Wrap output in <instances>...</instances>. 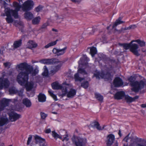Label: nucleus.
<instances>
[{
    "instance_id": "f257e3e1",
    "label": "nucleus",
    "mask_w": 146,
    "mask_h": 146,
    "mask_svg": "<svg viewBox=\"0 0 146 146\" xmlns=\"http://www.w3.org/2000/svg\"><path fill=\"white\" fill-rule=\"evenodd\" d=\"M16 69L18 70H21L22 71L18 75L17 79L20 74L21 75L20 76L21 78H22V76H24L27 75H28L29 74H31L32 76L35 75L38 72V70L36 69L33 70V67L29 65L25 62L21 63L17 65L16 67Z\"/></svg>"
},
{
    "instance_id": "f03ea898",
    "label": "nucleus",
    "mask_w": 146,
    "mask_h": 146,
    "mask_svg": "<svg viewBox=\"0 0 146 146\" xmlns=\"http://www.w3.org/2000/svg\"><path fill=\"white\" fill-rule=\"evenodd\" d=\"M21 73L18 76L17 81L18 83L21 86H25L26 90L27 91H30L32 90L33 87L34 83L32 82H28L29 75H26L22 76V78H21L20 76L21 75Z\"/></svg>"
},
{
    "instance_id": "7ed1b4c3",
    "label": "nucleus",
    "mask_w": 146,
    "mask_h": 146,
    "mask_svg": "<svg viewBox=\"0 0 146 146\" xmlns=\"http://www.w3.org/2000/svg\"><path fill=\"white\" fill-rule=\"evenodd\" d=\"M133 42L132 40L129 44L124 43L118 44L119 45L123 46L124 49L125 50H127L129 48L130 50L132 52L133 54L137 56L140 55V54L139 52L138 49L139 48L138 45L135 43L132 44Z\"/></svg>"
},
{
    "instance_id": "20e7f679",
    "label": "nucleus",
    "mask_w": 146,
    "mask_h": 146,
    "mask_svg": "<svg viewBox=\"0 0 146 146\" xmlns=\"http://www.w3.org/2000/svg\"><path fill=\"white\" fill-rule=\"evenodd\" d=\"M135 80V77L132 76H131L128 78V80L131 82L130 85L133 87L132 90L135 92H138L139 90L144 88L145 83L142 80L139 82L137 81L134 82Z\"/></svg>"
},
{
    "instance_id": "39448f33",
    "label": "nucleus",
    "mask_w": 146,
    "mask_h": 146,
    "mask_svg": "<svg viewBox=\"0 0 146 146\" xmlns=\"http://www.w3.org/2000/svg\"><path fill=\"white\" fill-rule=\"evenodd\" d=\"M5 16L7 17L5 18L6 21L9 24L12 23L13 21V19L11 15L15 19H17L19 17L18 15H17V12L8 7L5 8Z\"/></svg>"
},
{
    "instance_id": "423d86ee",
    "label": "nucleus",
    "mask_w": 146,
    "mask_h": 146,
    "mask_svg": "<svg viewBox=\"0 0 146 146\" xmlns=\"http://www.w3.org/2000/svg\"><path fill=\"white\" fill-rule=\"evenodd\" d=\"M84 60L83 58H81L78 62L79 64V68L78 70V73L83 75L87 74V73L85 70L84 68L87 65L88 63L86 61L84 62Z\"/></svg>"
},
{
    "instance_id": "0eeeda50",
    "label": "nucleus",
    "mask_w": 146,
    "mask_h": 146,
    "mask_svg": "<svg viewBox=\"0 0 146 146\" xmlns=\"http://www.w3.org/2000/svg\"><path fill=\"white\" fill-rule=\"evenodd\" d=\"M73 144L76 146H85L86 143V139H83L74 136L72 138Z\"/></svg>"
},
{
    "instance_id": "6e6552de",
    "label": "nucleus",
    "mask_w": 146,
    "mask_h": 146,
    "mask_svg": "<svg viewBox=\"0 0 146 146\" xmlns=\"http://www.w3.org/2000/svg\"><path fill=\"white\" fill-rule=\"evenodd\" d=\"M34 5L33 2L31 0L25 1L22 7V9L24 11H27L32 9Z\"/></svg>"
},
{
    "instance_id": "1a4fd4ad",
    "label": "nucleus",
    "mask_w": 146,
    "mask_h": 146,
    "mask_svg": "<svg viewBox=\"0 0 146 146\" xmlns=\"http://www.w3.org/2000/svg\"><path fill=\"white\" fill-rule=\"evenodd\" d=\"M52 86L53 89L54 90H58L60 89H62V92L64 93L62 94V97L64 96L68 91V85L64 86L63 88H62V87L59 85V84L56 82H54L52 84Z\"/></svg>"
},
{
    "instance_id": "9d476101",
    "label": "nucleus",
    "mask_w": 146,
    "mask_h": 146,
    "mask_svg": "<svg viewBox=\"0 0 146 146\" xmlns=\"http://www.w3.org/2000/svg\"><path fill=\"white\" fill-rule=\"evenodd\" d=\"M94 76L97 79H100L101 78L107 79L108 80H111V77H112L109 73L104 74L103 73L97 72L94 74Z\"/></svg>"
},
{
    "instance_id": "9b49d317",
    "label": "nucleus",
    "mask_w": 146,
    "mask_h": 146,
    "mask_svg": "<svg viewBox=\"0 0 146 146\" xmlns=\"http://www.w3.org/2000/svg\"><path fill=\"white\" fill-rule=\"evenodd\" d=\"M9 119L11 121H15L21 117V115L14 111H12L9 113Z\"/></svg>"
},
{
    "instance_id": "f8f14e48",
    "label": "nucleus",
    "mask_w": 146,
    "mask_h": 146,
    "mask_svg": "<svg viewBox=\"0 0 146 146\" xmlns=\"http://www.w3.org/2000/svg\"><path fill=\"white\" fill-rule=\"evenodd\" d=\"M9 84V82L8 79L4 78L2 79L0 78V90L2 89L3 88H7Z\"/></svg>"
},
{
    "instance_id": "ddd939ff",
    "label": "nucleus",
    "mask_w": 146,
    "mask_h": 146,
    "mask_svg": "<svg viewBox=\"0 0 146 146\" xmlns=\"http://www.w3.org/2000/svg\"><path fill=\"white\" fill-rule=\"evenodd\" d=\"M67 48L66 46L62 49L54 48L52 50V52L54 54H56L57 56H60L63 55L65 53Z\"/></svg>"
},
{
    "instance_id": "4468645a",
    "label": "nucleus",
    "mask_w": 146,
    "mask_h": 146,
    "mask_svg": "<svg viewBox=\"0 0 146 146\" xmlns=\"http://www.w3.org/2000/svg\"><path fill=\"white\" fill-rule=\"evenodd\" d=\"M115 139V136L112 134L108 135L107 137L106 143L107 146H111L112 144Z\"/></svg>"
},
{
    "instance_id": "2eb2a0df",
    "label": "nucleus",
    "mask_w": 146,
    "mask_h": 146,
    "mask_svg": "<svg viewBox=\"0 0 146 146\" xmlns=\"http://www.w3.org/2000/svg\"><path fill=\"white\" fill-rule=\"evenodd\" d=\"M62 65V64H60L57 65L52 66L50 72V74L51 75H54L60 69Z\"/></svg>"
},
{
    "instance_id": "dca6fc26",
    "label": "nucleus",
    "mask_w": 146,
    "mask_h": 146,
    "mask_svg": "<svg viewBox=\"0 0 146 146\" xmlns=\"http://www.w3.org/2000/svg\"><path fill=\"white\" fill-rule=\"evenodd\" d=\"M113 84L115 87H118L123 85V82L122 79L119 77H117L114 79Z\"/></svg>"
},
{
    "instance_id": "f3484780",
    "label": "nucleus",
    "mask_w": 146,
    "mask_h": 146,
    "mask_svg": "<svg viewBox=\"0 0 146 146\" xmlns=\"http://www.w3.org/2000/svg\"><path fill=\"white\" fill-rule=\"evenodd\" d=\"M125 99L127 103H131L132 102L135 101L139 98L138 96H136L134 98H132L128 95H125L124 96Z\"/></svg>"
},
{
    "instance_id": "a211bd4d",
    "label": "nucleus",
    "mask_w": 146,
    "mask_h": 146,
    "mask_svg": "<svg viewBox=\"0 0 146 146\" xmlns=\"http://www.w3.org/2000/svg\"><path fill=\"white\" fill-rule=\"evenodd\" d=\"M125 95V92L123 91L118 92H117L114 96L115 98L117 100L122 99Z\"/></svg>"
},
{
    "instance_id": "6ab92c4d",
    "label": "nucleus",
    "mask_w": 146,
    "mask_h": 146,
    "mask_svg": "<svg viewBox=\"0 0 146 146\" xmlns=\"http://www.w3.org/2000/svg\"><path fill=\"white\" fill-rule=\"evenodd\" d=\"M37 44L32 40H29L27 43V48L32 49L36 47L37 46Z\"/></svg>"
},
{
    "instance_id": "aec40b11",
    "label": "nucleus",
    "mask_w": 146,
    "mask_h": 146,
    "mask_svg": "<svg viewBox=\"0 0 146 146\" xmlns=\"http://www.w3.org/2000/svg\"><path fill=\"white\" fill-rule=\"evenodd\" d=\"M10 100H9L5 99L3 100L2 101V105L1 106L0 105V111L3 110L4 107L8 105Z\"/></svg>"
},
{
    "instance_id": "412c9836",
    "label": "nucleus",
    "mask_w": 146,
    "mask_h": 146,
    "mask_svg": "<svg viewBox=\"0 0 146 146\" xmlns=\"http://www.w3.org/2000/svg\"><path fill=\"white\" fill-rule=\"evenodd\" d=\"M11 7H13L15 8V10L13 11H15L17 13V15H18V12L19 11L21 7V6L18 3L15 1L13 2V6L11 5Z\"/></svg>"
},
{
    "instance_id": "4be33fe9",
    "label": "nucleus",
    "mask_w": 146,
    "mask_h": 146,
    "mask_svg": "<svg viewBox=\"0 0 146 146\" xmlns=\"http://www.w3.org/2000/svg\"><path fill=\"white\" fill-rule=\"evenodd\" d=\"M35 142L36 144L42 143H43V144H44V143L45 142V140L44 139L42 138L37 135H35Z\"/></svg>"
},
{
    "instance_id": "5701e85b",
    "label": "nucleus",
    "mask_w": 146,
    "mask_h": 146,
    "mask_svg": "<svg viewBox=\"0 0 146 146\" xmlns=\"http://www.w3.org/2000/svg\"><path fill=\"white\" fill-rule=\"evenodd\" d=\"M23 104L27 108H29L31 106V103L27 98L24 99L22 101Z\"/></svg>"
},
{
    "instance_id": "b1692460",
    "label": "nucleus",
    "mask_w": 146,
    "mask_h": 146,
    "mask_svg": "<svg viewBox=\"0 0 146 146\" xmlns=\"http://www.w3.org/2000/svg\"><path fill=\"white\" fill-rule=\"evenodd\" d=\"M24 17L27 20H31L33 17V14L31 12H26L24 14Z\"/></svg>"
},
{
    "instance_id": "393cba45",
    "label": "nucleus",
    "mask_w": 146,
    "mask_h": 146,
    "mask_svg": "<svg viewBox=\"0 0 146 146\" xmlns=\"http://www.w3.org/2000/svg\"><path fill=\"white\" fill-rule=\"evenodd\" d=\"M38 99L39 102H43L46 101V97L44 94L40 93L38 96Z\"/></svg>"
},
{
    "instance_id": "a878e982",
    "label": "nucleus",
    "mask_w": 146,
    "mask_h": 146,
    "mask_svg": "<svg viewBox=\"0 0 146 146\" xmlns=\"http://www.w3.org/2000/svg\"><path fill=\"white\" fill-rule=\"evenodd\" d=\"M76 91L72 89H71L67 94L68 98H72L76 94Z\"/></svg>"
},
{
    "instance_id": "bb28decb",
    "label": "nucleus",
    "mask_w": 146,
    "mask_h": 146,
    "mask_svg": "<svg viewBox=\"0 0 146 146\" xmlns=\"http://www.w3.org/2000/svg\"><path fill=\"white\" fill-rule=\"evenodd\" d=\"M129 135V134L125 137L123 139V140L127 142H128V140L130 139L131 143L132 144L135 142L136 139L134 138L133 136L131 137H128Z\"/></svg>"
},
{
    "instance_id": "cd10ccee",
    "label": "nucleus",
    "mask_w": 146,
    "mask_h": 146,
    "mask_svg": "<svg viewBox=\"0 0 146 146\" xmlns=\"http://www.w3.org/2000/svg\"><path fill=\"white\" fill-rule=\"evenodd\" d=\"M41 18L39 16L33 18L32 21V23L33 25H38L39 24Z\"/></svg>"
},
{
    "instance_id": "c85d7f7f",
    "label": "nucleus",
    "mask_w": 146,
    "mask_h": 146,
    "mask_svg": "<svg viewBox=\"0 0 146 146\" xmlns=\"http://www.w3.org/2000/svg\"><path fill=\"white\" fill-rule=\"evenodd\" d=\"M91 126L92 127H96L98 130H102L104 128V126L102 128L100 126V124L98 122H94L92 123Z\"/></svg>"
},
{
    "instance_id": "c756f323",
    "label": "nucleus",
    "mask_w": 146,
    "mask_h": 146,
    "mask_svg": "<svg viewBox=\"0 0 146 146\" xmlns=\"http://www.w3.org/2000/svg\"><path fill=\"white\" fill-rule=\"evenodd\" d=\"M121 17H119L116 20L112 26V28H114L118 25L124 23V21H121Z\"/></svg>"
},
{
    "instance_id": "7c9ffc66",
    "label": "nucleus",
    "mask_w": 146,
    "mask_h": 146,
    "mask_svg": "<svg viewBox=\"0 0 146 146\" xmlns=\"http://www.w3.org/2000/svg\"><path fill=\"white\" fill-rule=\"evenodd\" d=\"M8 119L7 118L1 117L0 118V126H2L8 123Z\"/></svg>"
},
{
    "instance_id": "2f4dec72",
    "label": "nucleus",
    "mask_w": 146,
    "mask_h": 146,
    "mask_svg": "<svg viewBox=\"0 0 146 146\" xmlns=\"http://www.w3.org/2000/svg\"><path fill=\"white\" fill-rule=\"evenodd\" d=\"M90 53L92 56L93 57L94 55L97 53V50L96 47H90Z\"/></svg>"
},
{
    "instance_id": "473e14b6",
    "label": "nucleus",
    "mask_w": 146,
    "mask_h": 146,
    "mask_svg": "<svg viewBox=\"0 0 146 146\" xmlns=\"http://www.w3.org/2000/svg\"><path fill=\"white\" fill-rule=\"evenodd\" d=\"M133 42H136L138 43L139 46L141 47L144 46L145 45V42L143 40H141L140 39L133 40Z\"/></svg>"
},
{
    "instance_id": "72a5a7b5",
    "label": "nucleus",
    "mask_w": 146,
    "mask_h": 146,
    "mask_svg": "<svg viewBox=\"0 0 146 146\" xmlns=\"http://www.w3.org/2000/svg\"><path fill=\"white\" fill-rule=\"evenodd\" d=\"M78 73V72L74 75V79L76 81H79L81 82L82 80H84V78H81L79 76Z\"/></svg>"
},
{
    "instance_id": "f704fd0d",
    "label": "nucleus",
    "mask_w": 146,
    "mask_h": 146,
    "mask_svg": "<svg viewBox=\"0 0 146 146\" xmlns=\"http://www.w3.org/2000/svg\"><path fill=\"white\" fill-rule=\"evenodd\" d=\"M58 40V39H57L55 41L49 43L44 46V48H47L50 46L55 45L56 44L57 41Z\"/></svg>"
},
{
    "instance_id": "c9c22d12",
    "label": "nucleus",
    "mask_w": 146,
    "mask_h": 146,
    "mask_svg": "<svg viewBox=\"0 0 146 146\" xmlns=\"http://www.w3.org/2000/svg\"><path fill=\"white\" fill-rule=\"evenodd\" d=\"M52 135L55 139H56L58 138H59L60 139H62V137L61 136L57 134L54 131H52Z\"/></svg>"
},
{
    "instance_id": "e433bc0d",
    "label": "nucleus",
    "mask_w": 146,
    "mask_h": 146,
    "mask_svg": "<svg viewBox=\"0 0 146 146\" xmlns=\"http://www.w3.org/2000/svg\"><path fill=\"white\" fill-rule=\"evenodd\" d=\"M21 40H19L18 41H16L14 42L13 46L14 47L16 48L19 47L21 45Z\"/></svg>"
},
{
    "instance_id": "4c0bfd02",
    "label": "nucleus",
    "mask_w": 146,
    "mask_h": 146,
    "mask_svg": "<svg viewBox=\"0 0 146 146\" xmlns=\"http://www.w3.org/2000/svg\"><path fill=\"white\" fill-rule=\"evenodd\" d=\"M95 96L96 99L99 101L102 102L103 99V97L102 96L98 94H95Z\"/></svg>"
},
{
    "instance_id": "58836bf2",
    "label": "nucleus",
    "mask_w": 146,
    "mask_h": 146,
    "mask_svg": "<svg viewBox=\"0 0 146 146\" xmlns=\"http://www.w3.org/2000/svg\"><path fill=\"white\" fill-rule=\"evenodd\" d=\"M44 72L42 73V74L43 76H47L48 74V69L47 68L46 66H45L44 67Z\"/></svg>"
},
{
    "instance_id": "ea45409f",
    "label": "nucleus",
    "mask_w": 146,
    "mask_h": 146,
    "mask_svg": "<svg viewBox=\"0 0 146 146\" xmlns=\"http://www.w3.org/2000/svg\"><path fill=\"white\" fill-rule=\"evenodd\" d=\"M52 59L51 58L48 59H44L42 60V61L45 64H52Z\"/></svg>"
},
{
    "instance_id": "a19ab883",
    "label": "nucleus",
    "mask_w": 146,
    "mask_h": 146,
    "mask_svg": "<svg viewBox=\"0 0 146 146\" xmlns=\"http://www.w3.org/2000/svg\"><path fill=\"white\" fill-rule=\"evenodd\" d=\"M89 86V83L88 81H86L82 83L81 86L83 88L86 89L88 88Z\"/></svg>"
},
{
    "instance_id": "79ce46f5",
    "label": "nucleus",
    "mask_w": 146,
    "mask_h": 146,
    "mask_svg": "<svg viewBox=\"0 0 146 146\" xmlns=\"http://www.w3.org/2000/svg\"><path fill=\"white\" fill-rule=\"evenodd\" d=\"M9 92L10 94H12L16 93L17 91L15 88H12L9 89Z\"/></svg>"
},
{
    "instance_id": "37998d69",
    "label": "nucleus",
    "mask_w": 146,
    "mask_h": 146,
    "mask_svg": "<svg viewBox=\"0 0 146 146\" xmlns=\"http://www.w3.org/2000/svg\"><path fill=\"white\" fill-rule=\"evenodd\" d=\"M14 25L17 27L19 25L22 26L23 25V22L20 21H15L14 23Z\"/></svg>"
},
{
    "instance_id": "c03bdc74",
    "label": "nucleus",
    "mask_w": 146,
    "mask_h": 146,
    "mask_svg": "<svg viewBox=\"0 0 146 146\" xmlns=\"http://www.w3.org/2000/svg\"><path fill=\"white\" fill-rule=\"evenodd\" d=\"M5 0L7 2H8V1L9 2H10V0ZM0 3L3 5L4 8H6L5 7L7 6V4L5 0H0Z\"/></svg>"
},
{
    "instance_id": "a18cd8bd",
    "label": "nucleus",
    "mask_w": 146,
    "mask_h": 146,
    "mask_svg": "<svg viewBox=\"0 0 146 146\" xmlns=\"http://www.w3.org/2000/svg\"><path fill=\"white\" fill-rule=\"evenodd\" d=\"M137 27V26L135 25H131L129 27L125 28L124 29V30H127L130 29H133Z\"/></svg>"
},
{
    "instance_id": "49530a36",
    "label": "nucleus",
    "mask_w": 146,
    "mask_h": 146,
    "mask_svg": "<svg viewBox=\"0 0 146 146\" xmlns=\"http://www.w3.org/2000/svg\"><path fill=\"white\" fill-rule=\"evenodd\" d=\"M52 64H55L56 63H58L60 62L56 58H52Z\"/></svg>"
},
{
    "instance_id": "de8ad7c7",
    "label": "nucleus",
    "mask_w": 146,
    "mask_h": 146,
    "mask_svg": "<svg viewBox=\"0 0 146 146\" xmlns=\"http://www.w3.org/2000/svg\"><path fill=\"white\" fill-rule=\"evenodd\" d=\"M49 25V23L48 22L45 23L42 25L41 29H46L47 26Z\"/></svg>"
},
{
    "instance_id": "09e8293b",
    "label": "nucleus",
    "mask_w": 146,
    "mask_h": 146,
    "mask_svg": "<svg viewBox=\"0 0 146 146\" xmlns=\"http://www.w3.org/2000/svg\"><path fill=\"white\" fill-rule=\"evenodd\" d=\"M48 92L50 95L53 98L54 100L55 101L57 100L56 96L54 94L53 92L50 91H48Z\"/></svg>"
},
{
    "instance_id": "8fccbe9b",
    "label": "nucleus",
    "mask_w": 146,
    "mask_h": 146,
    "mask_svg": "<svg viewBox=\"0 0 146 146\" xmlns=\"http://www.w3.org/2000/svg\"><path fill=\"white\" fill-rule=\"evenodd\" d=\"M43 7L42 6L39 5L36 7L35 9V11L36 12H38L42 10Z\"/></svg>"
},
{
    "instance_id": "3c124183",
    "label": "nucleus",
    "mask_w": 146,
    "mask_h": 146,
    "mask_svg": "<svg viewBox=\"0 0 146 146\" xmlns=\"http://www.w3.org/2000/svg\"><path fill=\"white\" fill-rule=\"evenodd\" d=\"M40 114L41 118L43 119H44L47 116V114H45L44 113L41 112Z\"/></svg>"
},
{
    "instance_id": "603ef678",
    "label": "nucleus",
    "mask_w": 146,
    "mask_h": 146,
    "mask_svg": "<svg viewBox=\"0 0 146 146\" xmlns=\"http://www.w3.org/2000/svg\"><path fill=\"white\" fill-rule=\"evenodd\" d=\"M32 135H30L29 137L28 138V140L27 141V145H29L30 143L31 142L32 139Z\"/></svg>"
},
{
    "instance_id": "864d4df0",
    "label": "nucleus",
    "mask_w": 146,
    "mask_h": 146,
    "mask_svg": "<svg viewBox=\"0 0 146 146\" xmlns=\"http://www.w3.org/2000/svg\"><path fill=\"white\" fill-rule=\"evenodd\" d=\"M11 63L9 62H6L3 63V65L5 67H7L8 68H10Z\"/></svg>"
},
{
    "instance_id": "5fc2aeb1",
    "label": "nucleus",
    "mask_w": 146,
    "mask_h": 146,
    "mask_svg": "<svg viewBox=\"0 0 146 146\" xmlns=\"http://www.w3.org/2000/svg\"><path fill=\"white\" fill-rule=\"evenodd\" d=\"M23 90H21L18 92V94L20 96H22L23 95Z\"/></svg>"
},
{
    "instance_id": "6e6d98bb",
    "label": "nucleus",
    "mask_w": 146,
    "mask_h": 146,
    "mask_svg": "<svg viewBox=\"0 0 146 146\" xmlns=\"http://www.w3.org/2000/svg\"><path fill=\"white\" fill-rule=\"evenodd\" d=\"M64 17L63 16H57V20H60L62 21H63Z\"/></svg>"
},
{
    "instance_id": "4d7b16f0",
    "label": "nucleus",
    "mask_w": 146,
    "mask_h": 146,
    "mask_svg": "<svg viewBox=\"0 0 146 146\" xmlns=\"http://www.w3.org/2000/svg\"><path fill=\"white\" fill-rule=\"evenodd\" d=\"M72 1L75 3L79 4L81 2L80 0H71Z\"/></svg>"
},
{
    "instance_id": "13d9d810",
    "label": "nucleus",
    "mask_w": 146,
    "mask_h": 146,
    "mask_svg": "<svg viewBox=\"0 0 146 146\" xmlns=\"http://www.w3.org/2000/svg\"><path fill=\"white\" fill-rule=\"evenodd\" d=\"M57 106L59 107H60L61 108H62V107L64 106V105L63 104H60L58 103L56 104L55 106Z\"/></svg>"
},
{
    "instance_id": "bf43d9fd",
    "label": "nucleus",
    "mask_w": 146,
    "mask_h": 146,
    "mask_svg": "<svg viewBox=\"0 0 146 146\" xmlns=\"http://www.w3.org/2000/svg\"><path fill=\"white\" fill-rule=\"evenodd\" d=\"M44 131L45 133H48L51 132V130L50 129H48L45 130Z\"/></svg>"
},
{
    "instance_id": "052dcab7",
    "label": "nucleus",
    "mask_w": 146,
    "mask_h": 146,
    "mask_svg": "<svg viewBox=\"0 0 146 146\" xmlns=\"http://www.w3.org/2000/svg\"><path fill=\"white\" fill-rule=\"evenodd\" d=\"M141 51L142 52L145 53V54H146V49L142 48L141 49Z\"/></svg>"
},
{
    "instance_id": "680f3d73",
    "label": "nucleus",
    "mask_w": 146,
    "mask_h": 146,
    "mask_svg": "<svg viewBox=\"0 0 146 146\" xmlns=\"http://www.w3.org/2000/svg\"><path fill=\"white\" fill-rule=\"evenodd\" d=\"M136 146H146V145L141 144H137Z\"/></svg>"
},
{
    "instance_id": "e2e57ef3",
    "label": "nucleus",
    "mask_w": 146,
    "mask_h": 146,
    "mask_svg": "<svg viewBox=\"0 0 146 146\" xmlns=\"http://www.w3.org/2000/svg\"><path fill=\"white\" fill-rule=\"evenodd\" d=\"M141 107L142 108H146V104H142L141 105Z\"/></svg>"
},
{
    "instance_id": "0e129e2a",
    "label": "nucleus",
    "mask_w": 146,
    "mask_h": 146,
    "mask_svg": "<svg viewBox=\"0 0 146 146\" xmlns=\"http://www.w3.org/2000/svg\"><path fill=\"white\" fill-rule=\"evenodd\" d=\"M69 139L66 137H65L64 139L62 140V141H64V140H66V141H67Z\"/></svg>"
},
{
    "instance_id": "69168bd1",
    "label": "nucleus",
    "mask_w": 146,
    "mask_h": 146,
    "mask_svg": "<svg viewBox=\"0 0 146 146\" xmlns=\"http://www.w3.org/2000/svg\"><path fill=\"white\" fill-rule=\"evenodd\" d=\"M2 74L3 77H4L5 76H7V75H6V73L5 72H2Z\"/></svg>"
},
{
    "instance_id": "338daca9",
    "label": "nucleus",
    "mask_w": 146,
    "mask_h": 146,
    "mask_svg": "<svg viewBox=\"0 0 146 146\" xmlns=\"http://www.w3.org/2000/svg\"><path fill=\"white\" fill-rule=\"evenodd\" d=\"M118 134H119V136L120 137H121V130H119V133H118Z\"/></svg>"
},
{
    "instance_id": "774afa93",
    "label": "nucleus",
    "mask_w": 146,
    "mask_h": 146,
    "mask_svg": "<svg viewBox=\"0 0 146 146\" xmlns=\"http://www.w3.org/2000/svg\"><path fill=\"white\" fill-rule=\"evenodd\" d=\"M113 146H118V143L117 142L115 143Z\"/></svg>"
}]
</instances>
